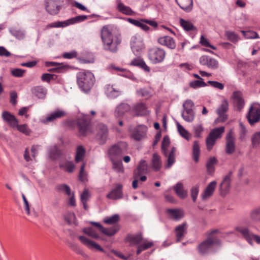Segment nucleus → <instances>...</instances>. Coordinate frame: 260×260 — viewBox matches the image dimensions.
Wrapping results in <instances>:
<instances>
[{
	"label": "nucleus",
	"mask_w": 260,
	"mask_h": 260,
	"mask_svg": "<svg viewBox=\"0 0 260 260\" xmlns=\"http://www.w3.org/2000/svg\"><path fill=\"white\" fill-rule=\"evenodd\" d=\"M158 43L163 46H167L168 48L174 49L176 47V43L173 38L166 36L158 39Z\"/></svg>",
	"instance_id": "nucleus-26"
},
{
	"label": "nucleus",
	"mask_w": 260,
	"mask_h": 260,
	"mask_svg": "<svg viewBox=\"0 0 260 260\" xmlns=\"http://www.w3.org/2000/svg\"><path fill=\"white\" fill-rule=\"evenodd\" d=\"M190 87L196 89L201 87H205L207 86V83L203 81V80H194L189 83Z\"/></svg>",
	"instance_id": "nucleus-56"
},
{
	"label": "nucleus",
	"mask_w": 260,
	"mask_h": 260,
	"mask_svg": "<svg viewBox=\"0 0 260 260\" xmlns=\"http://www.w3.org/2000/svg\"><path fill=\"white\" fill-rule=\"evenodd\" d=\"M175 1L180 8L186 12H190L192 9V0H175Z\"/></svg>",
	"instance_id": "nucleus-30"
},
{
	"label": "nucleus",
	"mask_w": 260,
	"mask_h": 260,
	"mask_svg": "<svg viewBox=\"0 0 260 260\" xmlns=\"http://www.w3.org/2000/svg\"><path fill=\"white\" fill-rule=\"evenodd\" d=\"M232 98L234 106L239 111H240L245 105L242 93L239 91H235L233 93Z\"/></svg>",
	"instance_id": "nucleus-24"
},
{
	"label": "nucleus",
	"mask_w": 260,
	"mask_h": 260,
	"mask_svg": "<svg viewBox=\"0 0 260 260\" xmlns=\"http://www.w3.org/2000/svg\"><path fill=\"white\" fill-rule=\"evenodd\" d=\"M167 213L171 219L175 221L180 220L183 216V212L178 209H168Z\"/></svg>",
	"instance_id": "nucleus-32"
},
{
	"label": "nucleus",
	"mask_w": 260,
	"mask_h": 260,
	"mask_svg": "<svg viewBox=\"0 0 260 260\" xmlns=\"http://www.w3.org/2000/svg\"><path fill=\"white\" fill-rule=\"evenodd\" d=\"M176 149L175 147H172L171 151L169 155L166 156L167 157V164L166 166L167 168H170L175 161V152Z\"/></svg>",
	"instance_id": "nucleus-43"
},
{
	"label": "nucleus",
	"mask_w": 260,
	"mask_h": 260,
	"mask_svg": "<svg viewBox=\"0 0 260 260\" xmlns=\"http://www.w3.org/2000/svg\"><path fill=\"white\" fill-rule=\"evenodd\" d=\"M187 225L184 222L177 226L174 230L176 242H180L187 233Z\"/></svg>",
	"instance_id": "nucleus-22"
},
{
	"label": "nucleus",
	"mask_w": 260,
	"mask_h": 260,
	"mask_svg": "<svg viewBox=\"0 0 260 260\" xmlns=\"http://www.w3.org/2000/svg\"><path fill=\"white\" fill-rule=\"evenodd\" d=\"M85 154V150L82 146H79L77 148L75 161L79 162L83 160Z\"/></svg>",
	"instance_id": "nucleus-48"
},
{
	"label": "nucleus",
	"mask_w": 260,
	"mask_h": 260,
	"mask_svg": "<svg viewBox=\"0 0 260 260\" xmlns=\"http://www.w3.org/2000/svg\"><path fill=\"white\" fill-rule=\"evenodd\" d=\"M47 64L48 66H55V68L52 69V70L57 73L62 72L64 69L66 68V66L63 65L62 63H58L55 62H49Z\"/></svg>",
	"instance_id": "nucleus-53"
},
{
	"label": "nucleus",
	"mask_w": 260,
	"mask_h": 260,
	"mask_svg": "<svg viewBox=\"0 0 260 260\" xmlns=\"http://www.w3.org/2000/svg\"><path fill=\"white\" fill-rule=\"evenodd\" d=\"M217 160L215 157H210L206 164V168L208 173L210 175L212 174L215 171V165L217 163Z\"/></svg>",
	"instance_id": "nucleus-40"
},
{
	"label": "nucleus",
	"mask_w": 260,
	"mask_h": 260,
	"mask_svg": "<svg viewBox=\"0 0 260 260\" xmlns=\"http://www.w3.org/2000/svg\"><path fill=\"white\" fill-rule=\"evenodd\" d=\"M55 189L59 191H64L68 196L71 194V188L70 186L67 184H58L56 186Z\"/></svg>",
	"instance_id": "nucleus-55"
},
{
	"label": "nucleus",
	"mask_w": 260,
	"mask_h": 260,
	"mask_svg": "<svg viewBox=\"0 0 260 260\" xmlns=\"http://www.w3.org/2000/svg\"><path fill=\"white\" fill-rule=\"evenodd\" d=\"M148 170V164L146 160H142L137 167V171L135 173V178H138L142 174H146Z\"/></svg>",
	"instance_id": "nucleus-31"
},
{
	"label": "nucleus",
	"mask_w": 260,
	"mask_h": 260,
	"mask_svg": "<svg viewBox=\"0 0 260 260\" xmlns=\"http://www.w3.org/2000/svg\"><path fill=\"white\" fill-rule=\"evenodd\" d=\"M232 172L230 171L224 177L220 185L221 193L222 196L225 195L230 190L231 187V176Z\"/></svg>",
	"instance_id": "nucleus-20"
},
{
	"label": "nucleus",
	"mask_w": 260,
	"mask_h": 260,
	"mask_svg": "<svg viewBox=\"0 0 260 260\" xmlns=\"http://www.w3.org/2000/svg\"><path fill=\"white\" fill-rule=\"evenodd\" d=\"M216 184L217 182L215 181H213L207 185L202 195V198L203 199L209 198L212 195L215 189Z\"/></svg>",
	"instance_id": "nucleus-34"
},
{
	"label": "nucleus",
	"mask_w": 260,
	"mask_h": 260,
	"mask_svg": "<svg viewBox=\"0 0 260 260\" xmlns=\"http://www.w3.org/2000/svg\"><path fill=\"white\" fill-rule=\"evenodd\" d=\"M122 197V185L120 184H117L116 187L106 196L108 199L115 200L121 199Z\"/></svg>",
	"instance_id": "nucleus-23"
},
{
	"label": "nucleus",
	"mask_w": 260,
	"mask_h": 260,
	"mask_svg": "<svg viewBox=\"0 0 260 260\" xmlns=\"http://www.w3.org/2000/svg\"><path fill=\"white\" fill-rule=\"evenodd\" d=\"M127 240L129 242L131 245H137L139 244L143 240L142 235L141 234L129 235L127 237Z\"/></svg>",
	"instance_id": "nucleus-45"
},
{
	"label": "nucleus",
	"mask_w": 260,
	"mask_h": 260,
	"mask_svg": "<svg viewBox=\"0 0 260 260\" xmlns=\"http://www.w3.org/2000/svg\"><path fill=\"white\" fill-rule=\"evenodd\" d=\"M117 9L119 12L126 15H132L134 13L130 7L124 5L120 1L117 4Z\"/></svg>",
	"instance_id": "nucleus-39"
},
{
	"label": "nucleus",
	"mask_w": 260,
	"mask_h": 260,
	"mask_svg": "<svg viewBox=\"0 0 260 260\" xmlns=\"http://www.w3.org/2000/svg\"><path fill=\"white\" fill-rule=\"evenodd\" d=\"M218 232L214 230L211 232L210 237L202 242L198 246L199 251L201 254H206L213 251L215 246L221 245V241L217 237H211V235Z\"/></svg>",
	"instance_id": "nucleus-3"
},
{
	"label": "nucleus",
	"mask_w": 260,
	"mask_h": 260,
	"mask_svg": "<svg viewBox=\"0 0 260 260\" xmlns=\"http://www.w3.org/2000/svg\"><path fill=\"white\" fill-rule=\"evenodd\" d=\"M235 230L250 245H253V240L257 244H260V236L253 234L248 228L242 225L237 226Z\"/></svg>",
	"instance_id": "nucleus-4"
},
{
	"label": "nucleus",
	"mask_w": 260,
	"mask_h": 260,
	"mask_svg": "<svg viewBox=\"0 0 260 260\" xmlns=\"http://www.w3.org/2000/svg\"><path fill=\"white\" fill-rule=\"evenodd\" d=\"M48 153L50 158L52 159H57L60 155V151L56 145L48 148Z\"/></svg>",
	"instance_id": "nucleus-44"
},
{
	"label": "nucleus",
	"mask_w": 260,
	"mask_h": 260,
	"mask_svg": "<svg viewBox=\"0 0 260 260\" xmlns=\"http://www.w3.org/2000/svg\"><path fill=\"white\" fill-rule=\"evenodd\" d=\"M101 37L103 44V49L112 53L118 51V46L121 43L120 35H113L108 26H104L101 31Z\"/></svg>",
	"instance_id": "nucleus-1"
},
{
	"label": "nucleus",
	"mask_w": 260,
	"mask_h": 260,
	"mask_svg": "<svg viewBox=\"0 0 260 260\" xmlns=\"http://www.w3.org/2000/svg\"><path fill=\"white\" fill-rule=\"evenodd\" d=\"M166 54L164 49L157 47L150 48L148 51L149 59L154 64L162 62L165 58Z\"/></svg>",
	"instance_id": "nucleus-6"
},
{
	"label": "nucleus",
	"mask_w": 260,
	"mask_h": 260,
	"mask_svg": "<svg viewBox=\"0 0 260 260\" xmlns=\"http://www.w3.org/2000/svg\"><path fill=\"white\" fill-rule=\"evenodd\" d=\"M131 64L139 67L147 72H149L150 71L149 67L147 66L144 60L140 57H138L132 60Z\"/></svg>",
	"instance_id": "nucleus-33"
},
{
	"label": "nucleus",
	"mask_w": 260,
	"mask_h": 260,
	"mask_svg": "<svg viewBox=\"0 0 260 260\" xmlns=\"http://www.w3.org/2000/svg\"><path fill=\"white\" fill-rule=\"evenodd\" d=\"M249 218L253 222H260V205L254 208L250 211Z\"/></svg>",
	"instance_id": "nucleus-36"
},
{
	"label": "nucleus",
	"mask_w": 260,
	"mask_h": 260,
	"mask_svg": "<svg viewBox=\"0 0 260 260\" xmlns=\"http://www.w3.org/2000/svg\"><path fill=\"white\" fill-rule=\"evenodd\" d=\"M170 143V139L168 136H165L161 143L162 153L166 156H167V148Z\"/></svg>",
	"instance_id": "nucleus-52"
},
{
	"label": "nucleus",
	"mask_w": 260,
	"mask_h": 260,
	"mask_svg": "<svg viewBox=\"0 0 260 260\" xmlns=\"http://www.w3.org/2000/svg\"><path fill=\"white\" fill-rule=\"evenodd\" d=\"M200 154V147L198 141H195L192 147V157L194 160L198 162Z\"/></svg>",
	"instance_id": "nucleus-42"
},
{
	"label": "nucleus",
	"mask_w": 260,
	"mask_h": 260,
	"mask_svg": "<svg viewBox=\"0 0 260 260\" xmlns=\"http://www.w3.org/2000/svg\"><path fill=\"white\" fill-rule=\"evenodd\" d=\"M244 37L247 39H258L259 38L258 35L255 31H242Z\"/></svg>",
	"instance_id": "nucleus-62"
},
{
	"label": "nucleus",
	"mask_w": 260,
	"mask_h": 260,
	"mask_svg": "<svg viewBox=\"0 0 260 260\" xmlns=\"http://www.w3.org/2000/svg\"><path fill=\"white\" fill-rule=\"evenodd\" d=\"M128 22L131 23L135 25V26L141 27L143 30L147 31L149 29V26H148L145 23V20L141 19L140 20H137L132 18L128 19Z\"/></svg>",
	"instance_id": "nucleus-41"
},
{
	"label": "nucleus",
	"mask_w": 260,
	"mask_h": 260,
	"mask_svg": "<svg viewBox=\"0 0 260 260\" xmlns=\"http://www.w3.org/2000/svg\"><path fill=\"white\" fill-rule=\"evenodd\" d=\"M15 127H17V129L19 132L24 134L26 135H29L30 134V129L26 124L18 125V123L17 125Z\"/></svg>",
	"instance_id": "nucleus-63"
},
{
	"label": "nucleus",
	"mask_w": 260,
	"mask_h": 260,
	"mask_svg": "<svg viewBox=\"0 0 260 260\" xmlns=\"http://www.w3.org/2000/svg\"><path fill=\"white\" fill-rule=\"evenodd\" d=\"M96 140L100 145L104 144L108 138L109 131L107 126L103 123H99L96 126Z\"/></svg>",
	"instance_id": "nucleus-11"
},
{
	"label": "nucleus",
	"mask_w": 260,
	"mask_h": 260,
	"mask_svg": "<svg viewBox=\"0 0 260 260\" xmlns=\"http://www.w3.org/2000/svg\"><path fill=\"white\" fill-rule=\"evenodd\" d=\"M30 91L34 96L40 99H45L47 92V89L41 85L33 87Z\"/></svg>",
	"instance_id": "nucleus-27"
},
{
	"label": "nucleus",
	"mask_w": 260,
	"mask_h": 260,
	"mask_svg": "<svg viewBox=\"0 0 260 260\" xmlns=\"http://www.w3.org/2000/svg\"><path fill=\"white\" fill-rule=\"evenodd\" d=\"M11 34L18 39H22L25 36L24 32L20 30L13 29L10 30Z\"/></svg>",
	"instance_id": "nucleus-64"
},
{
	"label": "nucleus",
	"mask_w": 260,
	"mask_h": 260,
	"mask_svg": "<svg viewBox=\"0 0 260 260\" xmlns=\"http://www.w3.org/2000/svg\"><path fill=\"white\" fill-rule=\"evenodd\" d=\"M136 93L138 96L145 98L146 99H149L151 96L150 90L145 88L137 89Z\"/></svg>",
	"instance_id": "nucleus-50"
},
{
	"label": "nucleus",
	"mask_w": 260,
	"mask_h": 260,
	"mask_svg": "<svg viewBox=\"0 0 260 260\" xmlns=\"http://www.w3.org/2000/svg\"><path fill=\"white\" fill-rule=\"evenodd\" d=\"M77 125L81 135L86 136L90 131V123L87 116L82 115L77 119Z\"/></svg>",
	"instance_id": "nucleus-10"
},
{
	"label": "nucleus",
	"mask_w": 260,
	"mask_h": 260,
	"mask_svg": "<svg viewBox=\"0 0 260 260\" xmlns=\"http://www.w3.org/2000/svg\"><path fill=\"white\" fill-rule=\"evenodd\" d=\"M229 109V104L226 100H224L216 109V112L218 115V117L216 119V122H224L228 118V115L226 114Z\"/></svg>",
	"instance_id": "nucleus-16"
},
{
	"label": "nucleus",
	"mask_w": 260,
	"mask_h": 260,
	"mask_svg": "<svg viewBox=\"0 0 260 260\" xmlns=\"http://www.w3.org/2000/svg\"><path fill=\"white\" fill-rule=\"evenodd\" d=\"M112 162V168L117 172H122L123 168L122 163L121 160H116V159L111 160Z\"/></svg>",
	"instance_id": "nucleus-51"
},
{
	"label": "nucleus",
	"mask_w": 260,
	"mask_h": 260,
	"mask_svg": "<svg viewBox=\"0 0 260 260\" xmlns=\"http://www.w3.org/2000/svg\"><path fill=\"white\" fill-rule=\"evenodd\" d=\"M2 116L4 121L7 122L10 126L14 128L17 125L18 121L15 116L10 112L4 111L3 112Z\"/></svg>",
	"instance_id": "nucleus-25"
},
{
	"label": "nucleus",
	"mask_w": 260,
	"mask_h": 260,
	"mask_svg": "<svg viewBox=\"0 0 260 260\" xmlns=\"http://www.w3.org/2000/svg\"><path fill=\"white\" fill-rule=\"evenodd\" d=\"M147 127L145 125H138L134 128L131 133V137L134 140L139 141L146 137Z\"/></svg>",
	"instance_id": "nucleus-17"
},
{
	"label": "nucleus",
	"mask_w": 260,
	"mask_h": 260,
	"mask_svg": "<svg viewBox=\"0 0 260 260\" xmlns=\"http://www.w3.org/2000/svg\"><path fill=\"white\" fill-rule=\"evenodd\" d=\"M204 128L201 124H197L193 126L194 136L196 138H201Z\"/></svg>",
	"instance_id": "nucleus-59"
},
{
	"label": "nucleus",
	"mask_w": 260,
	"mask_h": 260,
	"mask_svg": "<svg viewBox=\"0 0 260 260\" xmlns=\"http://www.w3.org/2000/svg\"><path fill=\"white\" fill-rule=\"evenodd\" d=\"M61 8L59 0H46L45 9L47 12L51 15H56L58 13Z\"/></svg>",
	"instance_id": "nucleus-14"
},
{
	"label": "nucleus",
	"mask_w": 260,
	"mask_h": 260,
	"mask_svg": "<svg viewBox=\"0 0 260 260\" xmlns=\"http://www.w3.org/2000/svg\"><path fill=\"white\" fill-rule=\"evenodd\" d=\"M88 18V16L86 15H79L64 21L66 26L69 25L74 24L77 23L81 22L84 21Z\"/></svg>",
	"instance_id": "nucleus-38"
},
{
	"label": "nucleus",
	"mask_w": 260,
	"mask_h": 260,
	"mask_svg": "<svg viewBox=\"0 0 260 260\" xmlns=\"http://www.w3.org/2000/svg\"><path fill=\"white\" fill-rule=\"evenodd\" d=\"M260 144V132L255 133L251 136V145L253 148L258 146Z\"/></svg>",
	"instance_id": "nucleus-54"
},
{
	"label": "nucleus",
	"mask_w": 260,
	"mask_h": 260,
	"mask_svg": "<svg viewBox=\"0 0 260 260\" xmlns=\"http://www.w3.org/2000/svg\"><path fill=\"white\" fill-rule=\"evenodd\" d=\"M119 220V216L117 214H115L111 217H107L104 219V222L108 224H113L117 222Z\"/></svg>",
	"instance_id": "nucleus-58"
},
{
	"label": "nucleus",
	"mask_w": 260,
	"mask_h": 260,
	"mask_svg": "<svg viewBox=\"0 0 260 260\" xmlns=\"http://www.w3.org/2000/svg\"><path fill=\"white\" fill-rule=\"evenodd\" d=\"M225 140V152L228 154H232L236 150V139L232 129H230L226 134Z\"/></svg>",
	"instance_id": "nucleus-12"
},
{
	"label": "nucleus",
	"mask_w": 260,
	"mask_h": 260,
	"mask_svg": "<svg viewBox=\"0 0 260 260\" xmlns=\"http://www.w3.org/2000/svg\"><path fill=\"white\" fill-rule=\"evenodd\" d=\"M173 189L180 199H185L187 196V191L184 189L183 185L180 182L173 186Z\"/></svg>",
	"instance_id": "nucleus-29"
},
{
	"label": "nucleus",
	"mask_w": 260,
	"mask_h": 260,
	"mask_svg": "<svg viewBox=\"0 0 260 260\" xmlns=\"http://www.w3.org/2000/svg\"><path fill=\"white\" fill-rule=\"evenodd\" d=\"M78 239L83 244L90 249H95L101 252L104 251V249L100 245L84 236H79Z\"/></svg>",
	"instance_id": "nucleus-19"
},
{
	"label": "nucleus",
	"mask_w": 260,
	"mask_h": 260,
	"mask_svg": "<svg viewBox=\"0 0 260 260\" xmlns=\"http://www.w3.org/2000/svg\"><path fill=\"white\" fill-rule=\"evenodd\" d=\"M119 230V226L118 225H114L111 228H103L102 233L108 236H112L114 235Z\"/></svg>",
	"instance_id": "nucleus-46"
},
{
	"label": "nucleus",
	"mask_w": 260,
	"mask_h": 260,
	"mask_svg": "<svg viewBox=\"0 0 260 260\" xmlns=\"http://www.w3.org/2000/svg\"><path fill=\"white\" fill-rule=\"evenodd\" d=\"M194 105L193 102L190 100H187L183 103L181 116L185 121L191 122L194 120L195 113L192 109Z\"/></svg>",
	"instance_id": "nucleus-8"
},
{
	"label": "nucleus",
	"mask_w": 260,
	"mask_h": 260,
	"mask_svg": "<svg viewBox=\"0 0 260 260\" xmlns=\"http://www.w3.org/2000/svg\"><path fill=\"white\" fill-rule=\"evenodd\" d=\"M130 44L133 52L136 55H138L144 48V43L140 36H132Z\"/></svg>",
	"instance_id": "nucleus-13"
},
{
	"label": "nucleus",
	"mask_w": 260,
	"mask_h": 260,
	"mask_svg": "<svg viewBox=\"0 0 260 260\" xmlns=\"http://www.w3.org/2000/svg\"><path fill=\"white\" fill-rule=\"evenodd\" d=\"M225 35L227 37L229 40L233 43H236L238 41V36L234 32L227 31L225 32Z\"/></svg>",
	"instance_id": "nucleus-60"
},
{
	"label": "nucleus",
	"mask_w": 260,
	"mask_h": 260,
	"mask_svg": "<svg viewBox=\"0 0 260 260\" xmlns=\"http://www.w3.org/2000/svg\"><path fill=\"white\" fill-rule=\"evenodd\" d=\"M239 125L240 127V129L239 132V139L241 141H244L245 139V136L247 134V129L242 123H240Z\"/></svg>",
	"instance_id": "nucleus-61"
},
{
	"label": "nucleus",
	"mask_w": 260,
	"mask_h": 260,
	"mask_svg": "<svg viewBox=\"0 0 260 260\" xmlns=\"http://www.w3.org/2000/svg\"><path fill=\"white\" fill-rule=\"evenodd\" d=\"M199 61L201 65L207 66L209 69L212 70H216L219 67L218 60L208 55L201 56Z\"/></svg>",
	"instance_id": "nucleus-15"
},
{
	"label": "nucleus",
	"mask_w": 260,
	"mask_h": 260,
	"mask_svg": "<svg viewBox=\"0 0 260 260\" xmlns=\"http://www.w3.org/2000/svg\"><path fill=\"white\" fill-rule=\"evenodd\" d=\"M131 106L127 103H121L118 105L115 109V114L117 117H122L124 114L129 111Z\"/></svg>",
	"instance_id": "nucleus-28"
},
{
	"label": "nucleus",
	"mask_w": 260,
	"mask_h": 260,
	"mask_svg": "<svg viewBox=\"0 0 260 260\" xmlns=\"http://www.w3.org/2000/svg\"><path fill=\"white\" fill-rule=\"evenodd\" d=\"M152 168L155 171H158L162 166L160 156L157 153L153 154L151 160Z\"/></svg>",
	"instance_id": "nucleus-35"
},
{
	"label": "nucleus",
	"mask_w": 260,
	"mask_h": 260,
	"mask_svg": "<svg viewBox=\"0 0 260 260\" xmlns=\"http://www.w3.org/2000/svg\"><path fill=\"white\" fill-rule=\"evenodd\" d=\"M224 131V127L221 126L213 129L206 138V143L208 150L210 151L215 145L216 140L221 138Z\"/></svg>",
	"instance_id": "nucleus-7"
},
{
	"label": "nucleus",
	"mask_w": 260,
	"mask_h": 260,
	"mask_svg": "<svg viewBox=\"0 0 260 260\" xmlns=\"http://www.w3.org/2000/svg\"><path fill=\"white\" fill-rule=\"evenodd\" d=\"M180 25L186 31H190L195 30L196 27L194 26L193 24L189 21L185 20L182 18L180 19Z\"/></svg>",
	"instance_id": "nucleus-47"
},
{
	"label": "nucleus",
	"mask_w": 260,
	"mask_h": 260,
	"mask_svg": "<svg viewBox=\"0 0 260 260\" xmlns=\"http://www.w3.org/2000/svg\"><path fill=\"white\" fill-rule=\"evenodd\" d=\"M127 144L123 142L118 143L111 146L108 150V154L111 160L120 157L127 151Z\"/></svg>",
	"instance_id": "nucleus-5"
},
{
	"label": "nucleus",
	"mask_w": 260,
	"mask_h": 260,
	"mask_svg": "<svg viewBox=\"0 0 260 260\" xmlns=\"http://www.w3.org/2000/svg\"><path fill=\"white\" fill-rule=\"evenodd\" d=\"M59 166L60 168H64L66 171L69 173L73 172L75 168V165L72 161H67L64 164H60Z\"/></svg>",
	"instance_id": "nucleus-57"
},
{
	"label": "nucleus",
	"mask_w": 260,
	"mask_h": 260,
	"mask_svg": "<svg viewBox=\"0 0 260 260\" xmlns=\"http://www.w3.org/2000/svg\"><path fill=\"white\" fill-rule=\"evenodd\" d=\"M67 115V112L62 110L57 109L55 111L48 114L46 116L44 122H53L56 119L61 118Z\"/></svg>",
	"instance_id": "nucleus-21"
},
{
	"label": "nucleus",
	"mask_w": 260,
	"mask_h": 260,
	"mask_svg": "<svg viewBox=\"0 0 260 260\" xmlns=\"http://www.w3.org/2000/svg\"><path fill=\"white\" fill-rule=\"evenodd\" d=\"M177 129L180 135L184 139L188 140L190 138V134L178 122H176Z\"/></svg>",
	"instance_id": "nucleus-49"
},
{
	"label": "nucleus",
	"mask_w": 260,
	"mask_h": 260,
	"mask_svg": "<svg viewBox=\"0 0 260 260\" xmlns=\"http://www.w3.org/2000/svg\"><path fill=\"white\" fill-rule=\"evenodd\" d=\"M106 93L109 98H116L120 94L121 92L119 89L114 87L113 85H107Z\"/></svg>",
	"instance_id": "nucleus-37"
},
{
	"label": "nucleus",
	"mask_w": 260,
	"mask_h": 260,
	"mask_svg": "<svg viewBox=\"0 0 260 260\" xmlns=\"http://www.w3.org/2000/svg\"><path fill=\"white\" fill-rule=\"evenodd\" d=\"M132 112L135 113L137 116H146L149 114L145 104L140 102L135 105L132 109Z\"/></svg>",
	"instance_id": "nucleus-18"
},
{
	"label": "nucleus",
	"mask_w": 260,
	"mask_h": 260,
	"mask_svg": "<svg viewBox=\"0 0 260 260\" xmlns=\"http://www.w3.org/2000/svg\"><path fill=\"white\" fill-rule=\"evenodd\" d=\"M246 117L250 125L258 122L260 120V105L253 103L249 108Z\"/></svg>",
	"instance_id": "nucleus-9"
},
{
	"label": "nucleus",
	"mask_w": 260,
	"mask_h": 260,
	"mask_svg": "<svg viewBox=\"0 0 260 260\" xmlns=\"http://www.w3.org/2000/svg\"><path fill=\"white\" fill-rule=\"evenodd\" d=\"M77 81L79 88L84 92L89 91L94 82L93 74L86 71H82L77 74Z\"/></svg>",
	"instance_id": "nucleus-2"
}]
</instances>
